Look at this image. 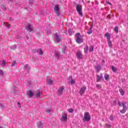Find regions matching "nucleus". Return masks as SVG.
<instances>
[{
    "label": "nucleus",
    "instance_id": "obj_46",
    "mask_svg": "<svg viewBox=\"0 0 128 128\" xmlns=\"http://www.w3.org/2000/svg\"><path fill=\"white\" fill-rule=\"evenodd\" d=\"M28 86H30V81H28Z\"/></svg>",
    "mask_w": 128,
    "mask_h": 128
},
{
    "label": "nucleus",
    "instance_id": "obj_37",
    "mask_svg": "<svg viewBox=\"0 0 128 128\" xmlns=\"http://www.w3.org/2000/svg\"><path fill=\"white\" fill-rule=\"evenodd\" d=\"M32 52H33V54H36V52H38V50H36V49H33L32 50Z\"/></svg>",
    "mask_w": 128,
    "mask_h": 128
},
{
    "label": "nucleus",
    "instance_id": "obj_3",
    "mask_svg": "<svg viewBox=\"0 0 128 128\" xmlns=\"http://www.w3.org/2000/svg\"><path fill=\"white\" fill-rule=\"evenodd\" d=\"M90 115L88 112H86L84 114L83 122H90Z\"/></svg>",
    "mask_w": 128,
    "mask_h": 128
},
{
    "label": "nucleus",
    "instance_id": "obj_26",
    "mask_svg": "<svg viewBox=\"0 0 128 128\" xmlns=\"http://www.w3.org/2000/svg\"><path fill=\"white\" fill-rule=\"evenodd\" d=\"M60 52H55V56L56 58H60Z\"/></svg>",
    "mask_w": 128,
    "mask_h": 128
},
{
    "label": "nucleus",
    "instance_id": "obj_35",
    "mask_svg": "<svg viewBox=\"0 0 128 128\" xmlns=\"http://www.w3.org/2000/svg\"><path fill=\"white\" fill-rule=\"evenodd\" d=\"M96 86L98 90H100V88H102V86H100V84H97Z\"/></svg>",
    "mask_w": 128,
    "mask_h": 128
},
{
    "label": "nucleus",
    "instance_id": "obj_30",
    "mask_svg": "<svg viewBox=\"0 0 128 128\" xmlns=\"http://www.w3.org/2000/svg\"><path fill=\"white\" fill-rule=\"evenodd\" d=\"M108 42L110 48H112V42L110 41V40H108Z\"/></svg>",
    "mask_w": 128,
    "mask_h": 128
},
{
    "label": "nucleus",
    "instance_id": "obj_29",
    "mask_svg": "<svg viewBox=\"0 0 128 128\" xmlns=\"http://www.w3.org/2000/svg\"><path fill=\"white\" fill-rule=\"evenodd\" d=\"M6 61L4 60H2V63L0 64V65L2 66H6Z\"/></svg>",
    "mask_w": 128,
    "mask_h": 128
},
{
    "label": "nucleus",
    "instance_id": "obj_6",
    "mask_svg": "<svg viewBox=\"0 0 128 128\" xmlns=\"http://www.w3.org/2000/svg\"><path fill=\"white\" fill-rule=\"evenodd\" d=\"M76 56L78 60H82L84 58V55H82V53L80 51H78Z\"/></svg>",
    "mask_w": 128,
    "mask_h": 128
},
{
    "label": "nucleus",
    "instance_id": "obj_15",
    "mask_svg": "<svg viewBox=\"0 0 128 128\" xmlns=\"http://www.w3.org/2000/svg\"><path fill=\"white\" fill-rule=\"evenodd\" d=\"M94 27V24L90 26V30L88 31L87 34H90L92 32V28Z\"/></svg>",
    "mask_w": 128,
    "mask_h": 128
},
{
    "label": "nucleus",
    "instance_id": "obj_31",
    "mask_svg": "<svg viewBox=\"0 0 128 128\" xmlns=\"http://www.w3.org/2000/svg\"><path fill=\"white\" fill-rule=\"evenodd\" d=\"M1 8L4 11L6 10V6L4 5L1 6Z\"/></svg>",
    "mask_w": 128,
    "mask_h": 128
},
{
    "label": "nucleus",
    "instance_id": "obj_33",
    "mask_svg": "<svg viewBox=\"0 0 128 128\" xmlns=\"http://www.w3.org/2000/svg\"><path fill=\"white\" fill-rule=\"evenodd\" d=\"M68 80H69L68 82L70 83V82L71 80H73L72 76H69V77L68 78Z\"/></svg>",
    "mask_w": 128,
    "mask_h": 128
},
{
    "label": "nucleus",
    "instance_id": "obj_13",
    "mask_svg": "<svg viewBox=\"0 0 128 128\" xmlns=\"http://www.w3.org/2000/svg\"><path fill=\"white\" fill-rule=\"evenodd\" d=\"M42 94V92L40 90H38L36 94V98H40Z\"/></svg>",
    "mask_w": 128,
    "mask_h": 128
},
{
    "label": "nucleus",
    "instance_id": "obj_51",
    "mask_svg": "<svg viewBox=\"0 0 128 128\" xmlns=\"http://www.w3.org/2000/svg\"><path fill=\"white\" fill-rule=\"evenodd\" d=\"M108 128H110V125H108Z\"/></svg>",
    "mask_w": 128,
    "mask_h": 128
},
{
    "label": "nucleus",
    "instance_id": "obj_50",
    "mask_svg": "<svg viewBox=\"0 0 128 128\" xmlns=\"http://www.w3.org/2000/svg\"><path fill=\"white\" fill-rule=\"evenodd\" d=\"M90 48H94V46H91Z\"/></svg>",
    "mask_w": 128,
    "mask_h": 128
},
{
    "label": "nucleus",
    "instance_id": "obj_34",
    "mask_svg": "<svg viewBox=\"0 0 128 128\" xmlns=\"http://www.w3.org/2000/svg\"><path fill=\"white\" fill-rule=\"evenodd\" d=\"M16 64V61H14L12 62V66H14Z\"/></svg>",
    "mask_w": 128,
    "mask_h": 128
},
{
    "label": "nucleus",
    "instance_id": "obj_11",
    "mask_svg": "<svg viewBox=\"0 0 128 128\" xmlns=\"http://www.w3.org/2000/svg\"><path fill=\"white\" fill-rule=\"evenodd\" d=\"M54 36H55V40H54L55 42H56V43L60 42V36H58V34H55Z\"/></svg>",
    "mask_w": 128,
    "mask_h": 128
},
{
    "label": "nucleus",
    "instance_id": "obj_24",
    "mask_svg": "<svg viewBox=\"0 0 128 128\" xmlns=\"http://www.w3.org/2000/svg\"><path fill=\"white\" fill-rule=\"evenodd\" d=\"M45 30L48 34H52V31L50 30V28H46Z\"/></svg>",
    "mask_w": 128,
    "mask_h": 128
},
{
    "label": "nucleus",
    "instance_id": "obj_45",
    "mask_svg": "<svg viewBox=\"0 0 128 128\" xmlns=\"http://www.w3.org/2000/svg\"><path fill=\"white\" fill-rule=\"evenodd\" d=\"M16 48V45H14L12 48Z\"/></svg>",
    "mask_w": 128,
    "mask_h": 128
},
{
    "label": "nucleus",
    "instance_id": "obj_43",
    "mask_svg": "<svg viewBox=\"0 0 128 128\" xmlns=\"http://www.w3.org/2000/svg\"><path fill=\"white\" fill-rule=\"evenodd\" d=\"M88 48L84 49V52L86 54L88 52Z\"/></svg>",
    "mask_w": 128,
    "mask_h": 128
},
{
    "label": "nucleus",
    "instance_id": "obj_28",
    "mask_svg": "<svg viewBox=\"0 0 128 128\" xmlns=\"http://www.w3.org/2000/svg\"><path fill=\"white\" fill-rule=\"evenodd\" d=\"M46 80H48V84H54V82H52V80L50 79V80L46 79Z\"/></svg>",
    "mask_w": 128,
    "mask_h": 128
},
{
    "label": "nucleus",
    "instance_id": "obj_52",
    "mask_svg": "<svg viewBox=\"0 0 128 128\" xmlns=\"http://www.w3.org/2000/svg\"><path fill=\"white\" fill-rule=\"evenodd\" d=\"M0 128H3V127H2V126H0Z\"/></svg>",
    "mask_w": 128,
    "mask_h": 128
},
{
    "label": "nucleus",
    "instance_id": "obj_21",
    "mask_svg": "<svg viewBox=\"0 0 128 128\" xmlns=\"http://www.w3.org/2000/svg\"><path fill=\"white\" fill-rule=\"evenodd\" d=\"M104 78L106 80H108L109 78H110V76H108V74H106L104 76Z\"/></svg>",
    "mask_w": 128,
    "mask_h": 128
},
{
    "label": "nucleus",
    "instance_id": "obj_4",
    "mask_svg": "<svg viewBox=\"0 0 128 128\" xmlns=\"http://www.w3.org/2000/svg\"><path fill=\"white\" fill-rule=\"evenodd\" d=\"M82 6L80 4H78L76 6L77 12L80 16H84V14H82Z\"/></svg>",
    "mask_w": 128,
    "mask_h": 128
},
{
    "label": "nucleus",
    "instance_id": "obj_8",
    "mask_svg": "<svg viewBox=\"0 0 128 128\" xmlns=\"http://www.w3.org/2000/svg\"><path fill=\"white\" fill-rule=\"evenodd\" d=\"M26 30H28V32H32V30H34V28H32V26L30 25V24H27V25L26 26Z\"/></svg>",
    "mask_w": 128,
    "mask_h": 128
},
{
    "label": "nucleus",
    "instance_id": "obj_53",
    "mask_svg": "<svg viewBox=\"0 0 128 128\" xmlns=\"http://www.w3.org/2000/svg\"><path fill=\"white\" fill-rule=\"evenodd\" d=\"M122 82H124V80H122Z\"/></svg>",
    "mask_w": 128,
    "mask_h": 128
},
{
    "label": "nucleus",
    "instance_id": "obj_2",
    "mask_svg": "<svg viewBox=\"0 0 128 128\" xmlns=\"http://www.w3.org/2000/svg\"><path fill=\"white\" fill-rule=\"evenodd\" d=\"M75 39L77 44H82V42H84V39H82L80 33H77L76 34Z\"/></svg>",
    "mask_w": 128,
    "mask_h": 128
},
{
    "label": "nucleus",
    "instance_id": "obj_20",
    "mask_svg": "<svg viewBox=\"0 0 128 128\" xmlns=\"http://www.w3.org/2000/svg\"><path fill=\"white\" fill-rule=\"evenodd\" d=\"M64 88H59L58 90V94H62V92H64Z\"/></svg>",
    "mask_w": 128,
    "mask_h": 128
},
{
    "label": "nucleus",
    "instance_id": "obj_48",
    "mask_svg": "<svg viewBox=\"0 0 128 128\" xmlns=\"http://www.w3.org/2000/svg\"><path fill=\"white\" fill-rule=\"evenodd\" d=\"M18 106H20V102H18Z\"/></svg>",
    "mask_w": 128,
    "mask_h": 128
},
{
    "label": "nucleus",
    "instance_id": "obj_5",
    "mask_svg": "<svg viewBox=\"0 0 128 128\" xmlns=\"http://www.w3.org/2000/svg\"><path fill=\"white\" fill-rule=\"evenodd\" d=\"M54 12H55L58 16H60V6L58 5H56L54 6Z\"/></svg>",
    "mask_w": 128,
    "mask_h": 128
},
{
    "label": "nucleus",
    "instance_id": "obj_23",
    "mask_svg": "<svg viewBox=\"0 0 128 128\" xmlns=\"http://www.w3.org/2000/svg\"><path fill=\"white\" fill-rule=\"evenodd\" d=\"M119 92H120L121 96H124V90L120 88L119 90Z\"/></svg>",
    "mask_w": 128,
    "mask_h": 128
},
{
    "label": "nucleus",
    "instance_id": "obj_49",
    "mask_svg": "<svg viewBox=\"0 0 128 128\" xmlns=\"http://www.w3.org/2000/svg\"><path fill=\"white\" fill-rule=\"evenodd\" d=\"M8 2H12V0H8Z\"/></svg>",
    "mask_w": 128,
    "mask_h": 128
},
{
    "label": "nucleus",
    "instance_id": "obj_42",
    "mask_svg": "<svg viewBox=\"0 0 128 128\" xmlns=\"http://www.w3.org/2000/svg\"><path fill=\"white\" fill-rule=\"evenodd\" d=\"M113 106H116V101H113Z\"/></svg>",
    "mask_w": 128,
    "mask_h": 128
},
{
    "label": "nucleus",
    "instance_id": "obj_55",
    "mask_svg": "<svg viewBox=\"0 0 128 128\" xmlns=\"http://www.w3.org/2000/svg\"><path fill=\"white\" fill-rule=\"evenodd\" d=\"M64 50H66V48H64Z\"/></svg>",
    "mask_w": 128,
    "mask_h": 128
},
{
    "label": "nucleus",
    "instance_id": "obj_19",
    "mask_svg": "<svg viewBox=\"0 0 128 128\" xmlns=\"http://www.w3.org/2000/svg\"><path fill=\"white\" fill-rule=\"evenodd\" d=\"M37 52H38L40 56H42L44 54V51H42V49H39L37 50Z\"/></svg>",
    "mask_w": 128,
    "mask_h": 128
},
{
    "label": "nucleus",
    "instance_id": "obj_10",
    "mask_svg": "<svg viewBox=\"0 0 128 128\" xmlns=\"http://www.w3.org/2000/svg\"><path fill=\"white\" fill-rule=\"evenodd\" d=\"M60 120L62 122H66L68 120V114H62Z\"/></svg>",
    "mask_w": 128,
    "mask_h": 128
},
{
    "label": "nucleus",
    "instance_id": "obj_41",
    "mask_svg": "<svg viewBox=\"0 0 128 128\" xmlns=\"http://www.w3.org/2000/svg\"><path fill=\"white\" fill-rule=\"evenodd\" d=\"M0 108H4V104H0Z\"/></svg>",
    "mask_w": 128,
    "mask_h": 128
},
{
    "label": "nucleus",
    "instance_id": "obj_40",
    "mask_svg": "<svg viewBox=\"0 0 128 128\" xmlns=\"http://www.w3.org/2000/svg\"><path fill=\"white\" fill-rule=\"evenodd\" d=\"M4 24H5V26H7V28H10V24H9L6 26V23L5 22V23Z\"/></svg>",
    "mask_w": 128,
    "mask_h": 128
},
{
    "label": "nucleus",
    "instance_id": "obj_32",
    "mask_svg": "<svg viewBox=\"0 0 128 128\" xmlns=\"http://www.w3.org/2000/svg\"><path fill=\"white\" fill-rule=\"evenodd\" d=\"M112 70L114 72H116V68L114 66H112Z\"/></svg>",
    "mask_w": 128,
    "mask_h": 128
},
{
    "label": "nucleus",
    "instance_id": "obj_47",
    "mask_svg": "<svg viewBox=\"0 0 128 128\" xmlns=\"http://www.w3.org/2000/svg\"><path fill=\"white\" fill-rule=\"evenodd\" d=\"M30 4H32V0H29Z\"/></svg>",
    "mask_w": 128,
    "mask_h": 128
},
{
    "label": "nucleus",
    "instance_id": "obj_9",
    "mask_svg": "<svg viewBox=\"0 0 128 128\" xmlns=\"http://www.w3.org/2000/svg\"><path fill=\"white\" fill-rule=\"evenodd\" d=\"M86 90V87L85 86L82 87L80 90V96H83Z\"/></svg>",
    "mask_w": 128,
    "mask_h": 128
},
{
    "label": "nucleus",
    "instance_id": "obj_25",
    "mask_svg": "<svg viewBox=\"0 0 128 128\" xmlns=\"http://www.w3.org/2000/svg\"><path fill=\"white\" fill-rule=\"evenodd\" d=\"M114 32H115L116 34H118V26H115Z\"/></svg>",
    "mask_w": 128,
    "mask_h": 128
},
{
    "label": "nucleus",
    "instance_id": "obj_44",
    "mask_svg": "<svg viewBox=\"0 0 128 128\" xmlns=\"http://www.w3.org/2000/svg\"><path fill=\"white\" fill-rule=\"evenodd\" d=\"M89 52H94V48H90V49H89Z\"/></svg>",
    "mask_w": 128,
    "mask_h": 128
},
{
    "label": "nucleus",
    "instance_id": "obj_12",
    "mask_svg": "<svg viewBox=\"0 0 128 128\" xmlns=\"http://www.w3.org/2000/svg\"><path fill=\"white\" fill-rule=\"evenodd\" d=\"M37 126L38 128H44V123L39 121L37 122Z\"/></svg>",
    "mask_w": 128,
    "mask_h": 128
},
{
    "label": "nucleus",
    "instance_id": "obj_38",
    "mask_svg": "<svg viewBox=\"0 0 128 128\" xmlns=\"http://www.w3.org/2000/svg\"><path fill=\"white\" fill-rule=\"evenodd\" d=\"M68 112H71V113L74 112V109L70 108L68 109Z\"/></svg>",
    "mask_w": 128,
    "mask_h": 128
},
{
    "label": "nucleus",
    "instance_id": "obj_14",
    "mask_svg": "<svg viewBox=\"0 0 128 128\" xmlns=\"http://www.w3.org/2000/svg\"><path fill=\"white\" fill-rule=\"evenodd\" d=\"M105 36L107 40H110V34L108 32H106L105 34Z\"/></svg>",
    "mask_w": 128,
    "mask_h": 128
},
{
    "label": "nucleus",
    "instance_id": "obj_27",
    "mask_svg": "<svg viewBox=\"0 0 128 128\" xmlns=\"http://www.w3.org/2000/svg\"><path fill=\"white\" fill-rule=\"evenodd\" d=\"M70 82L72 85L76 83V80L72 79L70 81Z\"/></svg>",
    "mask_w": 128,
    "mask_h": 128
},
{
    "label": "nucleus",
    "instance_id": "obj_54",
    "mask_svg": "<svg viewBox=\"0 0 128 128\" xmlns=\"http://www.w3.org/2000/svg\"><path fill=\"white\" fill-rule=\"evenodd\" d=\"M70 36H72V34H70Z\"/></svg>",
    "mask_w": 128,
    "mask_h": 128
},
{
    "label": "nucleus",
    "instance_id": "obj_17",
    "mask_svg": "<svg viewBox=\"0 0 128 128\" xmlns=\"http://www.w3.org/2000/svg\"><path fill=\"white\" fill-rule=\"evenodd\" d=\"M24 69L27 70H28V71H30V66H28V64H26L25 66H24Z\"/></svg>",
    "mask_w": 128,
    "mask_h": 128
},
{
    "label": "nucleus",
    "instance_id": "obj_7",
    "mask_svg": "<svg viewBox=\"0 0 128 128\" xmlns=\"http://www.w3.org/2000/svg\"><path fill=\"white\" fill-rule=\"evenodd\" d=\"M96 80L97 82H100L101 80H104V76H102V74H101L100 76L97 75Z\"/></svg>",
    "mask_w": 128,
    "mask_h": 128
},
{
    "label": "nucleus",
    "instance_id": "obj_22",
    "mask_svg": "<svg viewBox=\"0 0 128 128\" xmlns=\"http://www.w3.org/2000/svg\"><path fill=\"white\" fill-rule=\"evenodd\" d=\"M0 76L4 78V73L2 70H0Z\"/></svg>",
    "mask_w": 128,
    "mask_h": 128
},
{
    "label": "nucleus",
    "instance_id": "obj_1",
    "mask_svg": "<svg viewBox=\"0 0 128 128\" xmlns=\"http://www.w3.org/2000/svg\"><path fill=\"white\" fill-rule=\"evenodd\" d=\"M126 102H118V105L119 106H122L123 108L122 110H120V114H124L126 112V110H128V106H126Z\"/></svg>",
    "mask_w": 128,
    "mask_h": 128
},
{
    "label": "nucleus",
    "instance_id": "obj_39",
    "mask_svg": "<svg viewBox=\"0 0 128 128\" xmlns=\"http://www.w3.org/2000/svg\"><path fill=\"white\" fill-rule=\"evenodd\" d=\"M110 120H114V116L111 115L110 117Z\"/></svg>",
    "mask_w": 128,
    "mask_h": 128
},
{
    "label": "nucleus",
    "instance_id": "obj_36",
    "mask_svg": "<svg viewBox=\"0 0 128 128\" xmlns=\"http://www.w3.org/2000/svg\"><path fill=\"white\" fill-rule=\"evenodd\" d=\"M46 112H48V114H52V110L50 109H48L46 110Z\"/></svg>",
    "mask_w": 128,
    "mask_h": 128
},
{
    "label": "nucleus",
    "instance_id": "obj_16",
    "mask_svg": "<svg viewBox=\"0 0 128 128\" xmlns=\"http://www.w3.org/2000/svg\"><path fill=\"white\" fill-rule=\"evenodd\" d=\"M34 92H32V90H29L27 94V96H29L30 98H32L34 96Z\"/></svg>",
    "mask_w": 128,
    "mask_h": 128
},
{
    "label": "nucleus",
    "instance_id": "obj_18",
    "mask_svg": "<svg viewBox=\"0 0 128 128\" xmlns=\"http://www.w3.org/2000/svg\"><path fill=\"white\" fill-rule=\"evenodd\" d=\"M102 68V67H100V66H98L95 67V70L97 72H98Z\"/></svg>",
    "mask_w": 128,
    "mask_h": 128
}]
</instances>
